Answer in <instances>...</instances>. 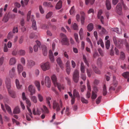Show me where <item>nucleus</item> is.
Returning <instances> with one entry per match:
<instances>
[{
	"label": "nucleus",
	"instance_id": "obj_1",
	"mask_svg": "<svg viewBox=\"0 0 129 129\" xmlns=\"http://www.w3.org/2000/svg\"><path fill=\"white\" fill-rule=\"evenodd\" d=\"M122 5L124 10H127L128 9L127 7L124 4L123 1L121 0L120 3L118 4L116 7V12L117 13L120 15L122 14Z\"/></svg>",
	"mask_w": 129,
	"mask_h": 129
},
{
	"label": "nucleus",
	"instance_id": "obj_15",
	"mask_svg": "<svg viewBox=\"0 0 129 129\" xmlns=\"http://www.w3.org/2000/svg\"><path fill=\"white\" fill-rule=\"evenodd\" d=\"M16 62V59L14 57H12L9 60V64L10 65H12L14 64Z\"/></svg>",
	"mask_w": 129,
	"mask_h": 129
},
{
	"label": "nucleus",
	"instance_id": "obj_19",
	"mask_svg": "<svg viewBox=\"0 0 129 129\" xmlns=\"http://www.w3.org/2000/svg\"><path fill=\"white\" fill-rule=\"evenodd\" d=\"M55 86H57L58 89L60 91L61 90L64 89V87L63 85V84H61L60 83H57V84H56V85H55Z\"/></svg>",
	"mask_w": 129,
	"mask_h": 129
},
{
	"label": "nucleus",
	"instance_id": "obj_44",
	"mask_svg": "<svg viewBox=\"0 0 129 129\" xmlns=\"http://www.w3.org/2000/svg\"><path fill=\"white\" fill-rule=\"evenodd\" d=\"M111 30L112 31L115 32L118 34H120V33L119 31V29L118 28H112Z\"/></svg>",
	"mask_w": 129,
	"mask_h": 129
},
{
	"label": "nucleus",
	"instance_id": "obj_38",
	"mask_svg": "<svg viewBox=\"0 0 129 129\" xmlns=\"http://www.w3.org/2000/svg\"><path fill=\"white\" fill-rule=\"evenodd\" d=\"M107 93V91L106 89V85H104L103 90V94L104 96H105L106 95Z\"/></svg>",
	"mask_w": 129,
	"mask_h": 129
},
{
	"label": "nucleus",
	"instance_id": "obj_51",
	"mask_svg": "<svg viewBox=\"0 0 129 129\" xmlns=\"http://www.w3.org/2000/svg\"><path fill=\"white\" fill-rule=\"evenodd\" d=\"M84 73H81V78L83 80L85 81L86 79V77Z\"/></svg>",
	"mask_w": 129,
	"mask_h": 129
},
{
	"label": "nucleus",
	"instance_id": "obj_18",
	"mask_svg": "<svg viewBox=\"0 0 129 129\" xmlns=\"http://www.w3.org/2000/svg\"><path fill=\"white\" fill-rule=\"evenodd\" d=\"M61 43L63 45H69V41L67 38L62 39Z\"/></svg>",
	"mask_w": 129,
	"mask_h": 129
},
{
	"label": "nucleus",
	"instance_id": "obj_28",
	"mask_svg": "<svg viewBox=\"0 0 129 129\" xmlns=\"http://www.w3.org/2000/svg\"><path fill=\"white\" fill-rule=\"evenodd\" d=\"M43 5L44 6L52 8L53 7V6L52 5L51 3L50 2H45L43 3Z\"/></svg>",
	"mask_w": 129,
	"mask_h": 129
},
{
	"label": "nucleus",
	"instance_id": "obj_56",
	"mask_svg": "<svg viewBox=\"0 0 129 129\" xmlns=\"http://www.w3.org/2000/svg\"><path fill=\"white\" fill-rule=\"evenodd\" d=\"M60 37L62 38V39H65L67 38L66 36L64 34L62 33H61L60 35Z\"/></svg>",
	"mask_w": 129,
	"mask_h": 129
},
{
	"label": "nucleus",
	"instance_id": "obj_36",
	"mask_svg": "<svg viewBox=\"0 0 129 129\" xmlns=\"http://www.w3.org/2000/svg\"><path fill=\"white\" fill-rule=\"evenodd\" d=\"M125 58L124 53L123 52H121L120 53V58L122 60H124Z\"/></svg>",
	"mask_w": 129,
	"mask_h": 129
},
{
	"label": "nucleus",
	"instance_id": "obj_10",
	"mask_svg": "<svg viewBox=\"0 0 129 129\" xmlns=\"http://www.w3.org/2000/svg\"><path fill=\"white\" fill-rule=\"evenodd\" d=\"M6 84L7 88L8 89V91L11 90L10 88L11 87V81L9 79H6L5 81Z\"/></svg>",
	"mask_w": 129,
	"mask_h": 129
},
{
	"label": "nucleus",
	"instance_id": "obj_23",
	"mask_svg": "<svg viewBox=\"0 0 129 129\" xmlns=\"http://www.w3.org/2000/svg\"><path fill=\"white\" fill-rule=\"evenodd\" d=\"M9 93L10 96L13 98H15L16 97L15 94V92L12 90H10L8 91Z\"/></svg>",
	"mask_w": 129,
	"mask_h": 129
},
{
	"label": "nucleus",
	"instance_id": "obj_49",
	"mask_svg": "<svg viewBox=\"0 0 129 129\" xmlns=\"http://www.w3.org/2000/svg\"><path fill=\"white\" fill-rule=\"evenodd\" d=\"M96 94L93 91H92L91 96L92 99L94 100L96 98Z\"/></svg>",
	"mask_w": 129,
	"mask_h": 129
},
{
	"label": "nucleus",
	"instance_id": "obj_31",
	"mask_svg": "<svg viewBox=\"0 0 129 129\" xmlns=\"http://www.w3.org/2000/svg\"><path fill=\"white\" fill-rule=\"evenodd\" d=\"M15 82L16 86L17 88L19 89H20L22 87V85L20 84L19 80H18L16 79V80Z\"/></svg>",
	"mask_w": 129,
	"mask_h": 129
},
{
	"label": "nucleus",
	"instance_id": "obj_11",
	"mask_svg": "<svg viewBox=\"0 0 129 129\" xmlns=\"http://www.w3.org/2000/svg\"><path fill=\"white\" fill-rule=\"evenodd\" d=\"M36 42L37 45H35L34 48V51L35 52H37L38 51V47H39L41 45V43L39 41L37 40L36 41Z\"/></svg>",
	"mask_w": 129,
	"mask_h": 129
},
{
	"label": "nucleus",
	"instance_id": "obj_7",
	"mask_svg": "<svg viewBox=\"0 0 129 129\" xmlns=\"http://www.w3.org/2000/svg\"><path fill=\"white\" fill-rule=\"evenodd\" d=\"M103 13V11L102 10H99L98 12V18L99 19H100V21L102 23L104 24V21H103L104 19V17L103 16H101V15Z\"/></svg>",
	"mask_w": 129,
	"mask_h": 129
},
{
	"label": "nucleus",
	"instance_id": "obj_48",
	"mask_svg": "<svg viewBox=\"0 0 129 129\" xmlns=\"http://www.w3.org/2000/svg\"><path fill=\"white\" fill-rule=\"evenodd\" d=\"M83 58L84 61L85 63L89 67V64L88 63L87 60L86 58L84 55H83Z\"/></svg>",
	"mask_w": 129,
	"mask_h": 129
},
{
	"label": "nucleus",
	"instance_id": "obj_55",
	"mask_svg": "<svg viewBox=\"0 0 129 129\" xmlns=\"http://www.w3.org/2000/svg\"><path fill=\"white\" fill-rule=\"evenodd\" d=\"M56 61L58 64L59 65L62 63V61L60 57H59L58 58Z\"/></svg>",
	"mask_w": 129,
	"mask_h": 129
},
{
	"label": "nucleus",
	"instance_id": "obj_22",
	"mask_svg": "<svg viewBox=\"0 0 129 129\" xmlns=\"http://www.w3.org/2000/svg\"><path fill=\"white\" fill-rule=\"evenodd\" d=\"M9 17L10 15L8 14L7 15H6L2 19V21L5 22H7L9 20Z\"/></svg>",
	"mask_w": 129,
	"mask_h": 129
},
{
	"label": "nucleus",
	"instance_id": "obj_27",
	"mask_svg": "<svg viewBox=\"0 0 129 129\" xmlns=\"http://www.w3.org/2000/svg\"><path fill=\"white\" fill-rule=\"evenodd\" d=\"M73 95L74 96L78 98H80V95L79 93L76 89H75L74 90Z\"/></svg>",
	"mask_w": 129,
	"mask_h": 129
},
{
	"label": "nucleus",
	"instance_id": "obj_59",
	"mask_svg": "<svg viewBox=\"0 0 129 129\" xmlns=\"http://www.w3.org/2000/svg\"><path fill=\"white\" fill-rule=\"evenodd\" d=\"M4 57H1L0 58V65H2L3 64L4 61Z\"/></svg>",
	"mask_w": 129,
	"mask_h": 129
},
{
	"label": "nucleus",
	"instance_id": "obj_3",
	"mask_svg": "<svg viewBox=\"0 0 129 129\" xmlns=\"http://www.w3.org/2000/svg\"><path fill=\"white\" fill-rule=\"evenodd\" d=\"M41 66L42 70L44 71L49 70L50 68V63L48 61L42 63Z\"/></svg>",
	"mask_w": 129,
	"mask_h": 129
},
{
	"label": "nucleus",
	"instance_id": "obj_8",
	"mask_svg": "<svg viewBox=\"0 0 129 129\" xmlns=\"http://www.w3.org/2000/svg\"><path fill=\"white\" fill-rule=\"evenodd\" d=\"M28 90L30 93V94L31 95H33L35 93V90L32 85H29L28 88Z\"/></svg>",
	"mask_w": 129,
	"mask_h": 129
},
{
	"label": "nucleus",
	"instance_id": "obj_60",
	"mask_svg": "<svg viewBox=\"0 0 129 129\" xmlns=\"http://www.w3.org/2000/svg\"><path fill=\"white\" fill-rule=\"evenodd\" d=\"M20 60L22 63L23 65L25 64V60L24 58L22 57L21 58Z\"/></svg>",
	"mask_w": 129,
	"mask_h": 129
},
{
	"label": "nucleus",
	"instance_id": "obj_4",
	"mask_svg": "<svg viewBox=\"0 0 129 129\" xmlns=\"http://www.w3.org/2000/svg\"><path fill=\"white\" fill-rule=\"evenodd\" d=\"M41 83L42 85H44L45 83L46 86L50 88L51 86V81L50 78L48 76H46L45 82H44L43 80H42Z\"/></svg>",
	"mask_w": 129,
	"mask_h": 129
},
{
	"label": "nucleus",
	"instance_id": "obj_33",
	"mask_svg": "<svg viewBox=\"0 0 129 129\" xmlns=\"http://www.w3.org/2000/svg\"><path fill=\"white\" fill-rule=\"evenodd\" d=\"M5 107L6 110L9 114L12 113V111L10 107L8 105L5 104Z\"/></svg>",
	"mask_w": 129,
	"mask_h": 129
},
{
	"label": "nucleus",
	"instance_id": "obj_20",
	"mask_svg": "<svg viewBox=\"0 0 129 129\" xmlns=\"http://www.w3.org/2000/svg\"><path fill=\"white\" fill-rule=\"evenodd\" d=\"M106 5L107 10H110L111 8V4L109 0H106Z\"/></svg>",
	"mask_w": 129,
	"mask_h": 129
},
{
	"label": "nucleus",
	"instance_id": "obj_14",
	"mask_svg": "<svg viewBox=\"0 0 129 129\" xmlns=\"http://www.w3.org/2000/svg\"><path fill=\"white\" fill-rule=\"evenodd\" d=\"M80 14L81 15V22L82 24H84V20L85 18V14L83 12H80Z\"/></svg>",
	"mask_w": 129,
	"mask_h": 129
},
{
	"label": "nucleus",
	"instance_id": "obj_5",
	"mask_svg": "<svg viewBox=\"0 0 129 129\" xmlns=\"http://www.w3.org/2000/svg\"><path fill=\"white\" fill-rule=\"evenodd\" d=\"M79 72L77 70H75L74 72L73 78L74 82L75 83L78 82L79 80Z\"/></svg>",
	"mask_w": 129,
	"mask_h": 129
},
{
	"label": "nucleus",
	"instance_id": "obj_35",
	"mask_svg": "<svg viewBox=\"0 0 129 129\" xmlns=\"http://www.w3.org/2000/svg\"><path fill=\"white\" fill-rule=\"evenodd\" d=\"M35 84L37 87L38 90H40V84L39 82L37 81H36L35 82Z\"/></svg>",
	"mask_w": 129,
	"mask_h": 129
},
{
	"label": "nucleus",
	"instance_id": "obj_24",
	"mask_svg": "<svg viewBox=\"0 0 129 129\" xmlns=\"http://www.w3.org/2000/svg\"><path fill=\"white\" fill-rule=\"evenodd\" d=\"M92 68L93 70L95 73L98 74H100V71L95 65H92Z\"/></svg>",
	"mask_w": 129,
	"mask_h": 129
},
{
	"label": "nucleus",
	"instance_id": "obj_58",
	"mask_svg": "<svg viewBox=\"0 0 129 129\" xmlns=\"http://www.w3.org/2000/svg\"><path fill=\"white\" fill-rule=\"evenodd\" d=\"M98 51L101 55L103 56L104 55V53L102 49L101 48H99L98 49Z\"/></svg>",
	"mask_w": 129,
	"mask_h": 129
},
{
	"label": "nucleus",
	"instance_id": "obj_47",
	"mask_svg": "<svg viewBox=\"0 0 129 129\" xmlns=\"http://www.w3.org/2000/svg\"><path fill=\"white\" fill-rule=\"evenodd\" d=\"M102 97L101 96H100L96 100V103L97 104H98L100 103L102 99Z\"/></svg>",
	"mask_w": 129,
	"mask_h": 129
},
{
	"label": "nucleus",
	"instance_id": "obj_25",
	"mask_svg": "<svg viewBox=\"0 0 129 129\" xmlns=\"http://www.w3.org/2000/svg\"><path fill=\"white\" fill-rule=\"evenodd\" d=\"M43 54L45 56H46L47 53V50L45 46H44L42 49Z\"/></svg>",
	"mask_w": 129,
	"mask_h": 129
},
{
	"label": "nucleus",
	"instance_id": "obj_53",
	"mask_svg": "<svg viewBox=\"0 0 129 129\" xmlns=\"http://www.w3.org/2000/svg\"><path fill=\"white\" fill-rule=\"evenodd\" d=\"M38 98L40 102H41L43 101V97L41 94H38Z\"/></svg>",
	"mask_w": 129,
	"mask_h": 129
},
{
	"label": "nucleus",
	"instance_id": "obj_46",
	"mask_svg": "<svg viewBox=\"0 0 129 129\" xmlns=\"http://www.w3.org/2000/svg\"><path fill=\"white\" fill-rule=\"evenodd\" d=\"M81 101L83 103L87 104L88 103V101L87 100L85 99L83 97L81 98Z\"/></svg>",
	"mask_w": 129,
	"mask_h": 129
},
{
	"label": "nucleus",
	"instance_id": "obj_26",
	"mask_svg": "<svg viewBox=\"0 0 129 129\" xmlns=\"http://www.w3.org/2000/svg\"><path fill=\"white\" fill-rule=\"evenodd\" d=\"M33 113L34 115H40L41 114V111L38 108H37V111L36 112V110L35 108H34L33 110Z\"/></svg>",
	"mask_w": 129,
	"mask_h": 129
},
{
	"label": "nucleus",
	"instance_id": "obj_61",
	"mask_svg": "<svg viewBox=\"0 0 129 129\" xmlns=\"http://www.w3.org/2000/svg\"><path fill=\"white\" fill-rule=\"evenodd\" d=\"M87 73L88 76L89 77H90L91 76V70L87 69Z\"/></svg>",
	"mask_w": 129,
	"mask_h": 129
},
{
	"label": "nucleus",
	"instance_id": "obj_42",
	"mask_svg": "<svg viewBox=\"0 0 129 129\" xmlns=\"http://www.w3.org/2000/svg\"><path fill=\"white\" fill-rule=\"evenodd\" d=\"M122 75L125 78H127L129 76V72H124L122 74Z\"/></svg>",
	"mask_w": 129,
	"mask_h": 129
},
{
	"label": "nucleus",
	"instance_id": "obj_2",
	"mask_svg": "<svg viewBox=\"0 0 129 129\" xmlns=\"http://www.w3.org/2000/svg\"><path fill=\"white\" fill-rule=\"evenodd\" d=\"M60 105L59 103L55 100H54L53 104V109H55L57 112L59 111L60 110V108L62 107V102L61 100L59 101Z\"/></svg>",
	"mask_w": 129,
	"mask_h": 129
},
{
	"label": "nucleus",
	"instance_id": "obj_9",
	"mask_svg": "<svg viewBox=\"0 0 129 129\" xmlns=\"http://www.w3.org/2000/svg\"><path fill=\"white\" fill-rule=\"evenodd\" d=\"M35 65V62L31 60H28L27 65L29 68H31Z\"/></svg>",
	"mask_w": 129,
	"mask_h": 129
},
{
	"label": "nucleus",
	"instance_id": "obj_63",
	"mask_svg": "<svg viewBox=\"0 0 129 129\" xmlns=\"http://www.w3.org/2000/svg\"><path fill=\"white\" fill-rule=\"evenodd\" d=\"M4 52H7L8 51V49L7 47V45L6 44H4Z\"/></svg>",
	"mask_w": 129,
	"mask_h": 129
},
{
	"label": "nucleus",
	"instance_id": "obj_40",
	"mask_svg": "<svg viewBox=\"0 0 129 129\" xmlns=\"http://www.w3.org/2000/svg\"><path fill=\"white\" fill-rule=\"evenodd\" d=\"M74 36L76 42L77 43H79V42L78 40V35L76 33H75L74 34Z\"/></svg>",
	"mask_w": 129,
	"mask_h": 129
},
{
	"label": "nucleus",
	"instance_id": "obj_12",
	"mask_svg": "<svg viewBox=\"0 0 129 129\" xmlns=\"http://www.w3.org/2000/svg\"><path fill=\"white\" fill-rule=\"evenodd\" d=\"M51 78L54 85H56L58 83L57 82V78L55 74L53 75L51 77Z\"/></svg>",
	"mask_w": 129,
	"mask_h": 129
},
{
	"label": "nucleus",
	"instance_id": "obj_50",
	"mask_svg": "<svg viewBox=\"0 0 129 129\" xmlns=\"http://www.w3.org/2000/svg\"><path fill=\"white\" fill-rule=\"evenodd\" d=\"M75 9L74 6L72 7L70 11V13L71 15L73 14L74 12Z\"/></svg>",
	"mask_w": 129,
	"mask_h": 129
},
{
	"label": "nucleus",
	"instance_id": "obj_52",
	"mask_svg": "<svg viewBox=\"0 0 129 129\" xmlns=\"http://www.w3.org/2000/svg\"><path fill=\"white\" fill-rule=\"evenodd\" d=\"M73 29L74 30H78V26L77 24L74 23L72 26Z\"/></svg>",
	"mask_w": 129,
	"mask_h": 129
},
{
	"label": "nucleus",
	"instance_id": "obj_43",
	"mask_svg": "<svg viewBox=\"0 0 129 129\" xmlns=\"http://www.w3.org/2000/svg\"><path fill=\"white\" fill-rule=\"evenodd\" d=\"M13 35V33L11 32H10L8 34L7 38L8 39H10L12 38Z\"/></svg>",
	"mask_w": 129,
	"mask_h": 129
},
{
	"label": "nucleus",
	"instance_id": "obj_13",
	"mask_svg": "<svg viewBox=\"0 0 129 129\" xmlns=\"http://www.w3.org/2000/svg\"><path fill=\"white\" fill-rule=\"evenodd\" d=\"M49 58L51 61L52 63L54 61V59L53 53L51 50H50L49 51Z\"/></svg>",
	"mask_w": 129,
	"mask_h": 129
},
{
	"label": "nucleus",
	"instance_id": "obj_6",
	"mask_svg": "<svg viewBox=\"0 0 129 129\" xmlns=\"http://www.w3.org/2000/svg\"><path fill=\"white\" fill-rule=\"evenodd\" d=\"M26 103L27 104V108L29 112L30 113V114H29V115L30 116L32 117V118L33 117L32 116V112L31 110L29 108V107H30L31 106L30 102L29 100L28 99H26Z\"/></svg>",
	"mask_w": 129,
	"mask_h": 129
},
{
	"label": "nucleus",
	"instance_id": "obj_45",
	"mask_svg": "<svg viewBox=\"0 0 129 129\" xmlns=\"http://www.w3.org/2000/svg\"><path fill=\"white\" fill-rule=\"evenodd\" d=\"M31 100L34 103H36L37 102V99L36 96H32L31 98Z\"/></svg>",
	"mask_w": 129,
	"mask_h": 129
},
{
	"label": "nucleus",
	"instance_id": "obj_41",
	"mask_svg": "<svg viewBox=\"0 0 129 129\" xmlns=\"http://www.w3.org/2000/svg\"><path fill=\"white\" fill-rule=\"evenodd\" d=\"M51 98L50 97H47L46 98L47 103L50 108L51 107V104L49 101L51 100Z\"/></svg>",
	"mask_w": 129,
	"mask_h": 129
},
{
	"label": "nucleus",
	"instance_id": "obj_54",
	"mask_svg": "<svg viewBox=\"0 0 129 129\" xmlns=\"http://www.w3.org/2000/svg\"><path fill=\"white\" fill-rule=\"evenodd\" d=\"M52 14V12H49L46 16V18L48 19L50 17Z\"/></svg>",
	"mask_w": 129,
	"mask_h": 129
},
{
	"label": "nucleus",
	"instance_id": "obj_39",
	"mask_svg": "<svg viewBox=\"0 0 129 129\" xmlns=\"http://www.w3.org/2000/svg\"><path fill=\"white\" fill-rule=\"evenodd\" d=\"M114 85V86H111L109 88V90H114L115 89V87L117 86V83L116 82L115 83H113Z\"/></svg>",
	"mask_w": 129,
	"mask_h": 129
},
{
	"label": "nucleus",
	"instance_id": "obj_16",
	"mask_svg": "<svg viewBox=\"0 0 129 129\" xmlns=\"http://www.w3.org/2000/svg\"><path fill=\"white\" fill-rule=\"evenodd\" d=\"M18 71L19 74L21 73L23 70V67L20 64H18L17 66Z\"/></svg>",
	"mask_w": 129,
	"mask_h": 129
},
{
	"label": "nucleus",
	"instance_id": "obj_34",
	"mask_svg": "<svg viewBox=\"0 0 129 129\" xmlns=\"http://www.w3.org/2000/svg\"><path fill=\"white\" fill-rule=\"evenodd\" d=\"M110 43L109 40H107L106 42L105 46L106 48L107 49H108L110 47Z\"/></svg>",
	"mask_w": 129,
	"mask_h": 129
},
{
	"label": "nucleus",
	"instance_id": "obj_17",
	"mask_svg": "<svg viewBox=\"0 0 129 129\" xmlns=\"http://www.w3.org/2000/svg\"><path fill=\"white\" fill-rule=\"evenodd\" d=\"M62 2L61 1H59L56 4L55 6L56 9L59 10L61 9L62 7Z\"/></svg>",
	"mask_w": 129,
	"mask_h": 129
},
{
	"label": "nucleus",
	"instance_id": "obj_62",
	"mask_svg": "<svg viewBox=\"0 0 129 129\" xmlns=\"http://www.w3.org/2000/svg\"><path fill=\"white\" fill-rule=\"evenodd\" d=\"M13 33H15V32L17 33L18 32V27H14L13 31Z\"/></svg>",
	"mask_w": 129,
	"mask_h": 129
},
{
	"label": "nucleus",
	"instance_id": "obj_57",
	"mask_svg": "<svg viewBox=\"0 0 129 129\" xmlns=\"http://www.w3.org/2000/svg\"><path fill=\"white\" fill-rule=\"evenodd\" d=\"M122 41L121 40H117V44L115 45L117 46H118L120 45L121 44H122Z\"/></svg>",
	"mask_w": 129,
	"mask_h": 129
},
{
	"label": "nucleus",
	"instance_id": "obj_30",
	"mask_svg": "<svg viewBox=\"0 0 129 129\" xmlns=\"http://www.w3.org/2000/svg\"><path fill=\"white\" fill-rule=\"evenodd\" d=\"M32 26L34 29L36 30L37 29V27L36 25V22L35 20H33V21Z\"/></svg>",
	"mask_w": 129,
	"mask_h": 129
},
{
	"label": "nucleus",
	"instance_id": "obj_21",
	"mask_svg": "<svg viewBox=\"0 0 129 129\" xmlns=\"http://www.w3.org/2000/svg\"><path fill=\"white\" fill-rule=\"evenodd\" d=\"M87 30L89 31H91L93 29V24L90 23L87 26Z\"/></svg>",
	"mask_w": 129,
	"mask_h": 129
},
{
	"label": "nucleus",
	"instance_id": "obj_37",
	"mask_svg": "<svg viewBox=\"0 0 129 129\" xmlns=\"http://www.w3.org/2000/svg\"><path fill=\"white\" fill-rule=\"evenodd\" d=\"M19 53L21 55H24L25 53V50L21 49L19 51Z\"/></svg>",
	"mask_w": 129,
	"mask_h": 129
},
{
	"label": "nucleus",
	"instance_id": "obj_29",
	"mask_svg": "<svg viewBox=\"0 0 129 129\" xmlns=\"http://www.w3.org/2000/svg\"><path fill=\"white\" fill-rule=\"evenodd\" d=\"M20 112V110L18 107H16L14 109L13 113L14 114H17L19 113Z\"/></svg>",
	"mask_w": 129,
	"mask_h": 129
},
{
	"label": "nucleus",
	"instance_id": "obj_64",
	"mask_svg": "<svg viewBox=\"0 0 129 129\" xmlns=\"http://www.w3.org/2000/svg\"><path fill=\"white\" fill-rule=\"evenodd\" d=\"M97 63L100 66L101 64V58H99L97 61Z\"/></svg>",
	"mask_w": 129,
	"mask_h": 129
},
{
	"label": "nucleus",
	"instance_id": "obj_32",
	"mask_svg": "<svg viewBox=\"0 0 129 129\" xmlns=\"http://www.w3.org/2000/svg\"><path fill=\"white\" fill-rule=\"evenodd\" d=\"M94 1L95 0H85V2L86 5H87L89 3L91 5H92L93 4Z\"/></svg>",
	"mask_w": 129,
	"mask_h": 129
}]
</instances>
